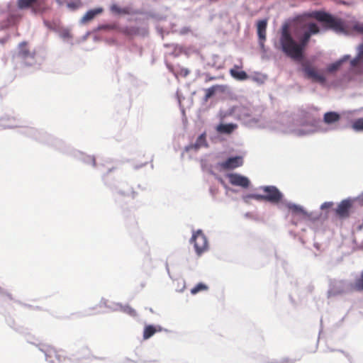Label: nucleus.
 <instances>
[{
    "label": "nucleus",
    "mask_w": 363,
    "mask_h": 363,
    "mask_svg": "<svg viewBox=\"0 0 363 363\" xmlns=\"http://www.w3.org/2000/svg\"><path fill=\"white\" fill-rule=\"evenodd\" d=\"M296 29L295 34L298 36V43L291 36L289 25H283L279 43L281 50L286 56L294 60H301L311 35L318 34L320 32V28L315 23H298L296 24Z\"/></svg>",
    "instance_id": "obj_1"
},
{
    "label": "nucleus",
    "mask_w": 363,
    "mask_h": 363,
    "mask_svg": "<svg viewBox=\"0 0 363 363\" xmlns=\"http://www.w3.org/2000/svg\"><path fill=\"white\" fill-rule=\"evenodd\" d=\"M312 16L318 21L325 23L327 28L332 29L337 33H347L345 23L340 18H335L324 11H315Z\"/></svg>",
    "instance_id": "obj_2"
},
{
    "label": "nucleus",
    "mask_w": 363,
    "mask_h": 363,
    "mask_svg": "<svg viewBox=\"0 0 363 363\" xmlns=\"http://www.w3.org/2000/svg\"><path fill=\"white\" fill-rule=\"evenodd\" d=\"M13 58L26 66H31L35 63V51L30 49L28 43L24 41L18 45Z\"/></svg>",
    "instance_id": "obj_3"
},
{
    "label": "nucleus",
    "mask_w": 363,
    "mask_h": 363,
    "mask_svg": "<svg viewBox=\"0 0 363 363\" xmlns=\"http://www.w3.org/2000/svg\"><path fill=\"white\" fill-rule=\"evenodd\" d=\"M17 6L20 9H30L34 13H42L48 9L46 0H18Z\"/></svg>",
    "instance_id": "obj_4"
},
{
    "label": "nucleus",
    "mask_w": 363,
    "mask_h": 363,
    "mask_svg": "<svg viewBox=\"0 0 363 363\" xmlns=\"http://www.w3.org/2000/svg\"><path fill=\"white\" fill-rule=\"evenodd\" d=\"M190 242L194 244V247L197 255L200 256L208 248V242L206 235L201 230L194 232Z\"/></svg>",
    "instance_id": "obj_5"
},
{
    "label": "nucleus",
    "mask_w": 363,
    "mask_h": 363,
    "mask_svg": "<svg viewBox=\"0 0 363 363\" xmlns=\"http://www.w3.org/2000/svg\"><path fill=\"white\" fill-rule=\"evenodd\" d=\"M302 70L305 77L308 79H312L313 82L324 84L326 81L324 75L320 73L309 62H304L302 63Z\"/></svg>",
    "instance_id": "obj_6"
},
{
    "label": "nucleus",
    "mask_w": 363,
    "mask_h": 363,
    "mask_svg": "<svg viewBox=\"0 0 363 363\" xmlns=\"http://www.w3.org/2000/svg\"><path fill=\"white\" fill-rule=\"evenodd\" d=\"M261 189L264 192V194H262L263 201L272 203H278L282 200L283 194L276 186H262Z\"/></svg>",
    "instance_id": "obj_7"
},
{
    "label": "nucleus",
    "mask_w": 363,
    "mask_h": 363,
    "mask_svg": "<svg viewBox=\"0 0 363 363\" xmlns=\"http://www.w3.org/2000/svg\"><path fill=\"white\" fill-rule=\"evenodd\" d=\"M357 56L350 61L351 69L356 74L363 73V43L357 48Z\"/></svg>",
    "instance_id": "obj_8"
},
{
    "label": "nucleus",
    "mask_w": 363,
    "mask_h": 363,
    "mask_svg": "<svg viewBox=\"0 0 363 363\" xmlns=\"http://www.w3.org/2000/svg\"><path fill=\"white\" fill-rule=\"evenodd\" d=\"M229 182L237 186H241L242 188H247L250 186V182L249 179L245 176L239 174L232 173L228 175Z\"/></svg>",
    "instance_id": "obj_9"
},
{
    "label": "nucleus",
    "mask_w": 363,
    "mask_h": 363,
    "mask_svg": "<svg viewBox=\"0 0 363 363\" xmlns=\"http://www.w3.org/2000/svg\"><path fill=\"white\" fill-rule=\"evenodd\" d=\"M242 157L240 156H236L228 158L225 161L220 162L219 165L223 169H233L242 166Z\"/></svg>",
    "instance_id": "obj_10"
},
{
    "label": "nucleus",
    "mask_w": 363,
    "mask_h": 363,
    "mask_svg": "<svg viewBox=\"0 0 363 363\" xmlns=\"http://www.w3.org/2000/svg\"><path fill=\"white\" fill-rule=\"evenodd\" d=\"M352 207V201L349 199L342 201L337 206L335 212L341 218H347L350 216V211Z\"/></svg>",
    "instance_id": "obj_11"
},
{
    "label": "nucleus",
    "mask_w": 363,
    "mask_h": 363,
    "mask_svg": "<svg viewBox=\"0 0 363 363\" xmlns=\"http://www.w3.org/2000/svg\"><path fill=\"white\" fill-rule=\"evenodd\" d=\"M286 206L294 216H298L301 218H306L307 216L306 211L298 205L288 203L286 204Z\"/></svg>",
    "instance_id": "obj_12"
},
{
    "label": "nucleus",
    "mask_w": 363,
    "mask_h": 363,
    "mask_svg": "<svg viewBox=\"0 0 363 363\" xmlns=\"http://www.w3.org/2000/svg\"><path fill=\"white\" fill-rule=\"evenodd\" d=\"M340 115L335 111H329L324 114L323 121L327 125L334 124L340 120Z\"/></svg>",
    "instance_id": "obj_13"
},
{
    "label": "nucleus",
    "mask_w": 363,
    "mask_h": 363,
    "mask_svg": "<svg viewBox=\"0 0 363 363\" xmlns=\"http://www.w3.org/2000/svg\"><path fill=\"white\" fill-rule=\"evenodd\" d=\"M225 89V86L223 85H214L208 89H206L205 90L204 101H208V100L211 98L216 92H223Z\"/></svg>",
    "instance_id": "obj_14"
},
{
    "label": "nucleus",
    "mask_w": 363,
    "mask_h": 363,
    "mask_svg": "<svg viewBox=\"0 0 363 363\" xmlns=\"http://www.w3.org/2000/svg\"><path fill=\"white\" fill-rule=\"evenodd\" d=\"M267 26V21L266 19L259 21L257 22V35L259 38L262 40H265L266 39V29Z\"/></svg>",
    "instance_id": "obj_15"
},
{
    "label": "nucleus",
    "mask_w": 363,
    "mask_h": 363,
    "mask_svg": "<svg viewBox=\"0 0 363 363\" xmlns=\"http://www.w3.org/2000/svg\"><path fill=\"white\" fill-rule=\"evenodd\" d=\"M103 12L102 8H96L88 11L82 18V23H86L91 21L96 15H99Z\"/></svg>",
    "instance_id": "obj_16"
},
{
    "label": "nucleus",
    "mask_w": 363,
    "mask_h": 363,
    "mask_svg": "<svg viewBox=\"0 0 363 363\" xmlns=\"http://www.w3.org/2000/svg\"><path fill=\"white\" fill-rule=\"evenodd\" d=\"M162 328L159 326L158 328L149 325L145 327L143 331V339L147 340L153 336L157 332H160Z\"/></svg>",
    "instance_id": "obj_17"
},
{
    "label": "nucleus",
    "mask_w": 363,
    "mask_h": 363,
    "mask_svg": "<svg viewBox=\"0 0 363 363\" xmlns=\"http://www.w3.org/2000/svg\"><path fill=\"white\" fill-rule=\"evenodd\" d=\"M350 57V55H345L340 60L336 61L335 62L329 65L326 69L327 72L329 73H333V72L337 71V69H340V67H341L342 63L344 62L347 61V60H349Z\"/></svg>",
    "instance_id": "obj_18"
},
{
    "label": "nucleus",
    "mask_w": 363,
    "mask_h": 363,
    "mask_svg": "<svg viewBox=\"0 0 363 363\" xmlns=\"http://www.w3.org/2000/svg\"><path fill=\"white\" fill-rule=\"evenodd\" d=\"M237 127L238 125L233 123L220 124L217 128V130L221 133L230 134Z\"/></svg>",
    "instance_id": "obj_19"
},
{
    "label": "nucleus",
    "mask_w": 363,
    "mask_h": 363,
    "mask_svg": "<svg viewBox=\"0 0 363 363\" xmlns=\"http://www.w3.org/2000/svg\"><path fill=\"white\" fill-rule=\"evenodd\" d=\"M42 350L45 352L46 359L48 361L52 362L53 357L57 359L59 358L57 350L51 346H46L45 348L42 349Z\"/></svg>",
    "instance_id": "obj_20"
},
{
    "label": "nucleus",
    "mask_w": 363,
    "mask_h": 363,
    "mask_svg": "<svg viewBox=\"0 0 363 363\" xmlns=\"http://www.w3.org/2000/svg\"><path fill=\"white\" fill-rule=\"evenodd\" d=\"M110 10L113 13L115 14L126 15L130 14V9L128 7L121 8L118 5L115 4H112L110 6Z\"/></svg>",
    "instance_id": "obj_21"
},
{
    "label": "nucleus",
    "mask_w": 363,
    "mask_h": 363,
    "mask_svg": "<svg viewBox=\"0 0 363 363\" xmlns=\"http://www.w3.org/2000/svg\"><path fill=\"white\" fill-rule=\"evenodd\" d=\"M351 287L354 291H363V271L360 276L355 279L354 284L351 285Z\"/></svg>",
    "instance_id": "obj_22"
},
{
    "label": "nucleus",
    "mask_w": 363,
    "mask_h": 363,
    "mask_svg": "<svg viewBox=\"0 0 363 363\" xmlns=\"http://www.w3.org/2000/svg\"><path fill=\"white\" fill-rule=\"evenodd\" d=\"M230 73L231 76H233L234 78H236L240 80H244L247 78V74L244 71L238 72L235 70L234 69H231L230 70Z\"/></svg>",
    "instance_id": "obj_23"
},
{
    "label": "nucleus",
    "mask_w": 363,
    "mask_h": 363,
    "mask_svg": "<svg viewBox=\"0 0 363 363\" xmlns=\"http://www.w3.org/2000/svg\"><path fill=\"white\" fill-rule=\"evenodd\" d=\"M121 32L126 35H133L138 33V28L136 27H124L121 29Z\"/></svg>",
    "instance_id": "obj_24"
},
{
    "label": "nucleus",
    "mask_w": 363,
    "mask_h": 363,
    "mask_svg": "<svg viewBox=\"0 0 363 363\" xmlns=\"http://www.w3.org/2000/svg\"><path fill=\"white\" fill-rule=\"evenodd\" d=\"M208 289V286L203 284V283H199L197 285H196L194 287H193L191 289V294H196L197 293L202 291H206Z\"/></svg>",
    "instance_id": "obj_25"
},
{
    "label": "nucleus",
    "mask_w": 363,
    "mask_h": 363,
    "mask_svg": "<svg viewBox=\"0 0 363 363\" xmlns=\"http://www.w3.org/2000/svg\"><path fill=\"white\" fill-rule=\"evenodd\" d=\"M250 199H255L256 201H262L263 196L262 194H250L244 196V200L245 202H248Z\"/></svg>",
    "instance_id": "obj_26"
},
{
    "label": "nucleus",
    "mask_w": 363,
    "mask_h": 363,
    "mask_svg": "<svg viewBox=\"0 0 363 363\" xmlns=\"http://www.w3.org/2000/svg\"><path fill=\"white\" fill-rule=\"evenodd\" d=\"M352 127L356 131H363V118L354 121Z\"/></svg>",
    "instance_id": "obj_27"
},
{
    "label": "nucleus",
    "mask_w": 363,
    "mask_h": 363,
    "mask_svg": "<svg viewBox=\"0 0 363 363\" xmlns=\"http://www.w3.org/2000/svg\"><path fill=\"white\" fill-rule=\"evenodd\" d=\"M205 142L206 136L204 134H201V135L199 136L195 144L193 146H191V147H194L195 149H199L200 147L204 145Z\"/></svg>",
    "instance_id": "obj_28"
},
{
    "label": "nucleus",
    "mask_w": 363,
    "mask_h": 363,
    "mask_svg": "<svg viewBox=\"0 0 363 363\" xmlns=\"http://www.w3.org/2000/svg\"><path fill=\"white\" fill-rule=\"evenodd\" d=\"M353 28L357 33L363 34V24H355Z\"/></svg>",
    "instance_id": "obj_29"
},
{
    "label": "nucleus",
    "mask_w": 363,
    "mask_h": 363,
    "mask_svg": "<svg viewBox=\"0 0 363 363\" xmlns=\"http://www.w3.org/2000/svg\"><path fill=\"white\" fill-rule=\"evenodd\" d=\"M333 205V202H325L321 205L320 208H321V209L329 208L332 207Z\"/></svg>",
    "instance_id": "obj_30"
},
{
    "label": "nucleus",
    "mask_w": 363,
    "mask_h": 363,
    "mask_svg": "<svg viewBox=\"0 0 363 363\" xmlns=\"http://www.w3.org/2000/svg\"><path fill=\"white\" fill-rule=\"evenodd\" d=\"M87 162L90 163L92 166L96 165V161L94 157H88Z\"/></svg>",
    "instance_id": "obj_31"
},
{
    "label": "nucleus",
    "mask_w": 363,
    "mask_h": 363,
    "mask_svg": "<svg viewBox=\"0 0 363 363\" xmlns=\"http://www.w3.org/2000/svg\"><path fill=\"white\" fill-rule=\"evenodd\" d=\"M68 6L72 9H76L77 6L74 4H68Z\"/></svg>",
    "instance_id": "obj_32"
},
{
    "label": "nucleus",
    "mask_w": 363,
    "mask_h": 363,
    "mask_svg": "<svg viewBox=\"0 0 363 363\" xmlns=\"http://www.w3.org/2000/svg\"><path fill=\"white\" fill-rule=\"evenodd\" d=\"M318 120L315 119V118H313V121H312V124L313 125H315L316 123H318Z\"/></svg>",
    "instance_id": "obj_33"
},
{
    "label": "nucleus",
    "mask_w": 363,
    "mask_h": 363,
    "mask_svg": "<svg viewBox=\"0 0 363 363\" xmlns=\"http://www.w3.org/2000/svg\"><path fill=\"white\" fill-rule=\"evenodd\" d=\"M130 313H135V311H134V310H133V309H131V308H130Z\"/></svg>",
    "instance_id": "obj_34"
}]
</instances>
